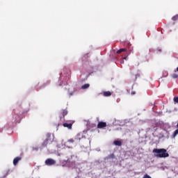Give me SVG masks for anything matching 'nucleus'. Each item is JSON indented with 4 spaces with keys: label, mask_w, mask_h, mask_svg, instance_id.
I'll return each instance as SVG.
<instances>
[{
    "label": "nucleus",
    "mask_w": 178,
    "mask_h": 178,
    "mask_svg": "<svg viewBox=\"0 0 178 178\" xmlns=\"http://www.w3.org/2000/svg\"><path fill=\"white\" fill-rule=\"evenodd\" d=\"M173 101L175 104H178V97H175Z\"/></svg>",
    "instance_id": "nucleus-16"
},
{
    "label": "nucleus",
    "mask_w": 178,
    "mask_h": 178,
    "mask_svg": "<svg viewBox=\"0 0 178 178\" xmlns=\"http://www.w3.org/2000/svg\"><path fill=\"white\" fill-rule=\"evenodd\" d=\"M68 143H74V139H70V140H68Z\"/></svg>",
    "instance_id": "nucleus-19"
},
{
    "label": "nucleus",
    "mask_w": 178,
    "mask_h": 178,
    "mask_svg": "<svg viewBox=\"0 0 178 178\" xmlns=\"http://www.w3.org/2000/svg\"><path fill=\"white\" fill-rule=\"evenodd\" d=\"M104 97H111L112 95V92L111 91H105L103 92Z\"/></svg>",
    "instance_id": "nucleus-10"
},
{
    "label": "nucleus",
    "mask_w": 178,
    "mask_h": 178,
    "mask_svg": "<svg viewBox=\"0 0 178 178\" xmlns=\"http://www.w3.org/2000/svg\"><path fill=\"white\" fill-rule=\"evenodd\" d=\"M122 52H126V49H120L118 51H117V54H122Z\"/></svg>",
    "instance_id": "nucleus-13"
},
{
    "label": "nucleus",
    "mask_w": 178,
    "mask_h": 178,
    "mask_svg": "<svg viewBox=\"0 0 178 178\" xmlns=\"http://www.w3.org/2000/svg\"><path fill=\"white\" fill-rule=\"evenodd\" d=\"M55 163H56V161L52 159H47L45 161V164L48 166H51L52 165H55Z\"/></svg>",
    "instance_id": "nucleus-2"
},
{
    "label": "nucleus",
    "mask_w": 178,
    "mask_h": 178,
    "mask_svg": "<svg viewBox=\"0 0 178 178\" xmlns=\"http://www.w3.org/2000/svg\"><path fill=\"white\" fill-rule=\"evenodd\" d=\"M153 152L154 154H155V156H156V158L169 157V153H168L166 149H154Z\"/></svg>",
    "instance_id": "nucleus-1"
},
{
    "label": "nucleus",
    "mask_w": 178,
    "mask_h": 178,
    "mask_svg": "<svg viewBox=\"0 0 178 178\" xmlns=\"http://www.w3.org/2000/svg\"><path fill=\"white\" fill-rule=\"evenodd\" d=\"M6 177L4 176L3 177H0V178H5Z\"/></svg>",
    "instance_id": "nucleus-23"
},
{
    "label": "nucleus",
    "mask_w": 178,
    "mask_h": 178,
    "mask_svg": "<svg viewBox=\"0 0 178 178\" xmlns=\"http://www.w3.org/2000/svg\"><path fill=\"white\" fill-rule=\"evenodd\" d=\"M134 94H136V92H131V95H134Z\"/></svg>",
    "instance_id": "nucleus-20"
},
{
    "label": "nucleus",
    "mask_w": 178,
    "mask_h": 178,
    "mask_svg": "<svg viewBox=\"0 0 178 178\" xmlns=\"http://www.w3.org/2000/svg\"><path fill=\"white\" fill-rule=\"evenodd\" d=\"M20 161H22V157L21 156L15 157L13 160L14 166H16V165H17L19 163V162H20Z\"/></svg>",
    "instance_id": "nucleus-5"
},
{
    "label": "nucleus",
    "mask_w": 178,
    "mask_h": 178,
    "mask_svg": "<svg viewBox=\"0 0 178 178\" xmlns=\"http://www.w3.org/2000/svg\"><path fill=\"white\" fill-rule=\"evenodd\" d=\"M48 144H51L50 142H49L47 139L44 140V141L42 143V147H47Z\"/></svg>",
    "instance_id": "nucleus-11"
},
{
    "label": "nucleus",
    "mask_w": 178,
    "mask_h": 178,
    "mask_svg": "<svg viewBox=\"0 0 178 178\" xmlns=\"http://www.w3.org/2000/svg\"><path fill=\"white\" fill-rule=\"evenodd\" d=\"M172 79H178V74H172Z\"/></svg>",
    "instance_id": "nucleus-17"
},
{
    "label": "nucleus",
    "mask_w": 178,
    "mask_h": 178,
    "mask_svg": "<svg viewBox=\"0 0 178 178\" xmlns=\"http://www.w3.org/2000/svg\"><path fill=\"white\" fill-rule=\"evenodd\" d=\"M63 127H67V129H69L70 130V129H72V127L73 126V124L72 123H70V124L63 123Z\"/></svg>",
    "instance_id": "nucleus-8"
},
{
    "label": "nucleus",
    "mask_w": 178,
    "mask_h": 178,
    "mask_svg": "<svg viewBox=\"0 0 178 178\" xmlns=\"http://www.w3.org/2000/svg\"><path fill=\"white\" fill-rule=\"evenodd\" d=\"M46 140L49 143H52V141H54V138H53V136H52V135L51 134H47V135H46Z\"/></svg>",
    "instance_id": "nucleus-4"
},
{
    "label": "nucleus",
    "mask_w": 178,
    "mask_h": 178,
    "mask_svg": "<svg viewBox=\"0 0 178 178\" xmlns=\"http://www.w3.org/2000/svg\"><path fill=\"white\" fill-rule=\"evenodd\" d=\"M177 134H178V129H176V130L174 131V133H173V134H172L173 138H175V137H176V136H177Z\"/></svg>",
    "instance_id": "nucleus-14"
},
{
    "label": "nucleus",
    "mask_w": 178,
    "mask_h": 178,
    "mask_svg": "<svg viewBox=\"0 0 178 178\" xmlns=\"http://www.w3.org/2000/svg\"><path fill=\"white\" fill-rule=\"evenodd\" d=\"M13 118L14 122L15 123L19 122V120H20V116H19V115H17V114L13 115Z\"/></svg>",
    "instance_id": "nucleus-6"
},
{
    "label": "nucleus",
    "mask_w": 178,
    "mask_h": 178,
    "mask_svg": "<svg viewBox=\"0 0 178 178\" xmlns=\"http://www.w3.org/2000/svg\"><path fill=\"white\" fill-rule=\"evenodd\" d=\"M172 20H173L174 22H176V20H178V15H176L174 17H172Z\"/></svg>",
    "instance_id": "nucleus-15"
},
{
    "label": "nucleus",
    "mask_w": 178,
    "mask_h": 178,
    "mask_svg": "<svg viewBox=\"0 0 178 178\" xmlns=\"http://www.w3.org/2000/svg\"><path fill=\"white\" fill-rule=\"evenodd\" d=\"M72 95H73V92L70 93V96H72Z\"/></svg>",
    "instance_id": "nucleus-21"
},
{
    "label": "nucleus",
    "mask_w": 178,
    "mask_h": 178,
    "mask_svg": "<svg viewBox=\"0 0 178 178\" xmlns=\"http://www.w3.org/2000/svg\"><path fill=\"white\" fill-rule=\"evenodd\" d=\"M175 72H178V67H177V70Z\"/></svg>",
    "instance_id": "nucleus-22"
},
{
    "label": "nucleus",
    "mask_w": 178,
    "mask_h": 178,
    "mask_svg": "<svg viewBox=\"0 0 178 178\" xmlns=\"http://www.w3.org/2000/svg\"><path fill=\"white\" fill-rule=\"evenodd\" d=\"M104 127H106V122H99L97 124V129H104Z\"/></svg>",
    "instance_id": "nucleus-3"
},
{
    "label": "nucleus",
    "mask_w": 178,
    "mask_h": 178,
    "mask_svg": "<svg viewBox=\"0 0 178 178\" xmlns=\"http://www.w3.org/2000/svg\"><path fill=\"white\" fill-rule=\"evenodd\" d=\"M61 115L63 117H60V120H62V119L65 120V116L67 115V110H63Z\"/></svg>",
    "instance_id": "nucleus-7"
},
{
    "label": "nucleus",
    "mask_w": 178,
    "mask_h": 178,
    "mask_svg": "<svg viewBox=\"0 0 178 178\" xmlns=\"http://www.w3.org/2000/svg\"><path fill=\"white\" fill-rule=\"evenodd\" d=\"M143 178H152V177H151V176L148 175V174H145V175L143 176Z\"/></svg>",
    "instance_id": "nucleus-18"
},
{
    "label": "nucleus",
    "mask_w": 178,
    "mask_h": 178,
    "mask_svg": "<svg viewBox=\"0 0 178 178\" xmlns=\"http://www.w3.org/2000/svg\"><path fill=\"white\" fill-rule=\"evenodd\" d=\"M113 144L118 147H122V140H114Z\"/></svg>",
    "instance_id": "nucleus-9"
},
{
    "label": "nucleus",
    "mask_w": 178,
    "mask_h": 178,
    "mask_svg": "<svg viewBox=\"0 0 178 178\" xmlns=\"http://www.w3.org/2000/svg\"><path fill=\"white\" fill-rule=\"evenodd\" d=\"M90 87L89 83L84 84L83 86H81L82 90H86Z\"/></svg>",
    "instance_id": "nucleus-12"
}]
</instances>
